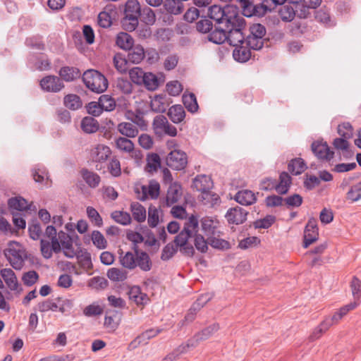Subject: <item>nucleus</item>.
<instances>
[{"mask_svg": "<svg viewBox=\"0 0 361 361\" xmlns=\"http://www.w3.org/2000/svg\"><path fill=\"white\" fill-rule=\"evenodd\" d=\"M214 24L209 17L202 16L197 23V30L202 33L212 32L214 29Z\"/></svg>", "mask_w": 361, "mask_h": 361, "instance_id": "58836bf2", "label": "nucleus"}, {"mask_svg": "<svg viewBox=\"0 0 361 361\" xmlns=\"http://www.w3.org/2000/svg\"><path fill=\"white\" fill-rule=\"evenodd\" d=\"M129 298L134 301L137 305H145L149 300V298L147 294L141 292V289L139 286H133L128 292Z\"/></svg>", "mask_w": 361, "mask_h": 361, "instance_id": "393cba45", "label": "nucleus"}, {"mask_svg": "<svg viewBox=\"0 0 361 361\" xmlns=\"http://www.w3.org/2000/svg\"><path fill=\"white\" fill-rule=\"evenodd\" d=\"M168 123L167 118L163 115H158L154 117L153 121V128L156 133L163 132Z\"/></svg>", "mask_w": 361, "mask_h": 361, "instance_id": "bf43d9fd", "label": "nucleus"}, {"mask_svg": "<svg viewBox=\"0 0 361 361\" xmlns=\"http://www.w3.org/2000/svg\"><path fill=\"white\" fill-rule=\"evenodd\" d=\"M298 5L288 4L283 6L279 11V15L283 21H292L297 13Z\"/></svg>", "mask_w": 361, "mask_h": 361, "instance_id": "7c9ffc66", "label": "nucleus"}, {"mask_svg": "<svg viewBox=\"0 0 361 361\" xmlns=\"http://www.w3.org/2000/svg\"><path fill=\"white\" fill-rule=\"evenodd\" d=\"M116 44L121 49L128 50L134 46V39L127 32H121L116 36Z\"/></svg>", "mask_w": 361, "mask_h": 361, "instance_id": "bb28decb", "label": "nucleus"}, {"mask_svg": "<svg viewBox=\"0 0 361 361\" xmlns=\"http://www.w3.org/2000/svg\"><path fill=\"white\" fill-rule=\"evenodd\" d=\"M118 131L123 135L128 137H135L138 134L137 127L131 123L123 122L118 126Z\"/></svg>", "mask_w": 361, "mask_h": 361, "instance_id": "e433bc0d", "label": "nucleus"}, {"mask_svg": "<svg viewBox=\"0 0 361 361\" xmlns=\"http://www.w3.org/2000/svg\"><path fill=\"white\" fill-rule=\"evenodd\" d=\"M239 15L237 7L213 5L209 8L208 17L214 23V30L208 35L209 41L221 44L225 42L224 28Z\"/></svg>", "mask_w": 361, "mask_h": 361, "instance_id": "f257e3e1", "label": "nucleus"}, {"mask_svg": "<svg viewBox=\"0 0 361 361\" xmlns=\"http://www.w3.org/2000/svg\"><path fill=\"white\" fill-rule=\"evenodd\" d=\"M192 237L191 232L188 231V228H183L180 232L174 238L173 243L175 246L179 248V250L184 256L192 257L195 255L193 246L188 243L190 238Z\"/></svg>", "mask_w": 361, "mask_h": 361, "instance_id": "423d86ee", "label": "nucleus"}, {"mask_svg": "<svg viewBox=\"0 0 361 361\" xmlns=\"http://www.w3.org/2000/svg\"><path fill=\"white\" fill-rule=\"evenodd\" d=\"M209 244L215 249L228 250L230 248V243L224 239L211 237L208 238Z\"/></svg>", "mask_w": 361, "mask_h": 361, "instance_id": "680f3d73", "label": "nucleus"}, {"mask_svg": "<svg viewBox=\"0 0 361 361\" xmlns=\"http://www.w3.org/2000/svg\"><path fill=\"white\" fill-rule=\"evenodd\" d=\"M247 211L240 207L236 206L230 208L227 211L225 217L228 224L239 225L243 224L247 220Z\"/></svg>", "mask_w": 361, "mask_h": 361, "instance_id": "9b49d317", "label": "nucleus"}, {"mask_svg": "<svg viewBox=\"0 0 361 361\" xmlns=\"http://www.w3.org/2000/svg\"><path fill=\"white\" fill-rule=\"evenodd\" d=\"M145 74L146 72L139 67H135L129 71L131 80L137 85L143 84L142 82L145 81Z\"/></svg>", "mask_w": 361, "mask_h": 361, "instance_id": "09e8293b", "label": "nucleus"}, {"mask_svg": "<svg viewBox=\"0 0 361 361\" xmlns=\"http://www.w3.org/2000/svg\"><path fill=\"white\" fill-rule=\"evenodd\" d=\"M128 61L133 63H140L145 56V49L142 46L137 44L128 49Z\"/></svg>", "mask_w": 361, "mask_h": 361, "instance_id": "b1692460", "label": "nucleus"}, {"mask_svg": "<svg viewBox=\"0 0 361 361\" xmlns=\"http://www.w3.org/2000/svg\"><path fill=\"white\" fill-rule=\"evenodd\" d=\"M82 81L85 86L92 92L102 93L108 88V80L99 71L90 69L82 75Z\"/></svg>", "mask_w": 361, "mask_h": 361, "instance_id": "7ed1b4c3", "label": "nucleus"}, {"mask_svg": "<svg viewBox=\"0 0 361 361\" xmlns=\"http://www.w3.org/2000/svg\"><path fill=\"white\" fill-rule=\"evenodd\" d=\"M136 255V264L140 270L149 271L152 269V262L149 255L142 250H140L137 246L133 247Z\"/></svg>", "mask_w": 361, "mask_h": 361, "instance_id": "f8f14e48", "label": "nucleus"}, {"mask_svg": "<svg viewBox=\"0 0 361 361\" xmlns=\"http://www.w3.org/2000/svg\"><path fill=\"white\" fill-rule=\"evenodd\" d=\"M140 17L141 20L147 25H153L156 21V16L154 11L148 6L142 8Z\"/></svg>", "mask_w": 361, "mask_h": 361, "instance_id": "c03bdc74", "label": "nucleus"}, {"mask_svg": "<svg viewBox=\"0 0 361 361\" xmlns=\"http://www.w3.org/2000/svg\"><path fill=\"white\" fill-rule=\"evenodd\" d=\"M80 126L85 133H94L99 130V124L94 118L86 116L81 121Z\"/></svg>", "mask_w": 361, "mask_h": 361, "instance_id": "473e14b6", "label": "nucleus"}, {"mask_svg": "<svg viewBox=\"0 0 361 361\" xmlns=\"http://www.w3.org/2000/svg\"><path fill=\"white\" fill-rule=\"evenodd\" d=\"M108 285V281L104 277L102 276H94L92 278L89 282V286L97 290L104 289Z\"/></svg>", "mask_w": 361, "mask_h": 361, "instance_id": "e2e57ef3", "label": "nucleus"}, {"mask_svg": "<svg viewBox=\"0 0 361 361\" xmlns=\"http://www.w3.org/2000/svg\"><path fill=\"white\" fill-rule=\"evenodd\" d=\"M194 188L203 194L207 195L213 186L210 177L206 175L197 176L193 180Z\"/></svg>", "mask_w": 361, "mask_h": 361, "instance_id": "2eb2a0df", "label": "nucleus"}, {"mask_svg": "<svg viewBox=\"0 0 361 361\" xmlns=\"http://www.w3.org/2000/svg\"><path fill=\"white\" fill-rule=\"evenodd\" d=\"M32 176L36 183H44L50 186L51 180L49 179L48 171L44 166H37L32 170Z\"/></svg>", "mask_w": 361, "mask_h": 361, "instance_id": "412c9836", "label": "nucleus"}, {"mask_svg": "<svg viewBox=\"0 0 361 361\" xmlns=\"http://www.w3.org/2000/svg\"><path fill=\"white\" fill-rule=\"evenodd\" d=\"M219 329V324L214 323L202 330L197 332L192 337L198 344L200 342L207 340Z\"/></svg>", "mask_w": 361, "mask_h": 361, "instance_id": "6ab92c4d", "label": "nucleus"}, {"mask_svg": "<svg viewBox=\"0 0 361 361\" xmlns=\"http://www.w3.org/2000/svg\"><path fill=\"white\" fill-rule=\"evenodd\" d=\"M39 85L44 91L49 92H59L64 87V84L61 79L58 76L52 75H47L42 78Z\"/></svg>", "mask_w": 361, "mask_h": 361, "instance_id": "6e6552de", "label": "nucleus"}, {"mask_svg": "<svg viewBox=\"0 0 361 361\" xmlns=\"http://www.w3.org/2000/svg\"><path fill=\"white\" fill-rule=\"evenodd\" d=\"M347 199L353 202L358 201L361 199V182L353 185L346 194Z\"/></svg>", "mask_w": 361, "mask_h": 361, "instance_id": "13d9d810", "label": "nucleus"}, {"mask_svg": "<svg viewBox=\"0 0 361 361\" xmlns=\"http://www.w3.org/2000/svg\"><path fill=\"white\" fill-rule=\"evenodd\" d=\"M80 173L83 180L89 187L95 188L99 185L101 178L97 173L90 171L87 169H82Z\"/></svg>", "mask_w": 361, "mask_h": 361, "instance_id": "a878e982", "label": "nucleus"}, {"mask_svg": "<svg viewBox=\"0 0 361 361\" xmlns=\"http://www.w3.org/2000/svg\"><path fill=\"white\" fill-rule=\"evenodd\" d=\"M61 80L70 82L80 78L81 73L79 68L74 66H62L59 72Z\"/></svg>", "mask_w": 361, "mask_h": 361, "instance_id": "ddd939ff", "label": "nucleus"}, {"mask_svg": "<svg viewBox=\"0 0 361 361\" xmlns=\"http://www.w3.org/2000/svg\"><path fill=\"white\" fill-rule=\"evenodd\" d=\"M267 29L260 23H254L249 27V34L245 37V44L252 50H260L269 40L266 37Z\"/></svg>", "mask_w": 361, "mask_h": 361, "instance_id": "20e7f679", "label": "nucleus"}, {"mask_svg": "<svg viewBox=\"0 0 361 361\" xmlns=\"http://www.w3.org/2000/svg\"><path fill=\"white\" fill-rule=\"evenodd\" d=\"M276 217L273 215H267L264 218L254 222L256 228H269L275 222Z\"/></svg>", "mask_w": 361, "mask_h": 361, "instance_id": "4d7b16f0", "label": "nucleus"}, {"mask_svg": "<svg viewBox=\"0 0 361 361\" xmlns=\"http://www.w3.org/2000/svg\"><path fill=\"white\" fill-rule=\"evenodd\" d=\"M319 232L317 226V221L314 219H309L305 231H304V240L303 247L307 248L311 244L318 240Z\"/></svg>", "mask_w": 361, "mask_h": 361, "instance_id": "9d476101", "label": "nucleus"}, {"mask_svg": "<svg viewBox=\"0 0 361 361\" xmlns=\"http://www.w3.org/2000/svg\"><path fill=\"white\" fill-rule=\"evenodd\" d=\"M0 273L8 287L12 290H16L18 283L14 271L11 269H3Z\"/></svg>", "mask_w": 361, "mask_h": 361, "instance_id": "5701e85b", "label": "nucleus"}, {"mask_svg": "<svg viewBox=\"0 0 361 361\" xmlns=\"http://www.w3.org/2000/svg\"><path fill=\"white\" fill-rule=\"evenodd\" d=\"M92 240L93 244L100 250L105 249L107 246V242L99 231H94L92 233Z\"/></svg>", "mask_w": 361, "mask_h": 361, "instance_id": "864d4df0", "label": "nucleus"}, {"mask_svg": "<svg viewBox=\"0 0 361 361\" xmlns=\"http://www.w3.org/2000/svg\"><path fill=\"white\" fill-rule=\"evenodd\" d=\"M350 287L354 300H360L361 298V281L356 277H353Z\"/></svg>", "mask_w": 361, "mask_h": 361, "instance_id": "774afa93", "label": "nucleus"}, {"mask_svg": "<svg viewBox=\"0 0 361 361\" xmlns=\"http://www.w3.org/2000/svg\"><path fill=\"white\" fill-rule=\"evenodd\" d=\"M106 276L112 281H123L127 279V271L122 269L113 267L108 270Z\"/></svg>", "mask_w": 361, "mask_h": 361, "instance_id": "a19ab883", "label": "nucleus"}, {"mask_svg": "<svg viewBox=\"0 0 361 361\" xmlns=\"http://www.w3.org/2000/svg\"><path fill=\"white\" fill-rule=\"evenodd\" d=\"M4 254L13 269L20 270L23 268L26 256H23L24 251L20 249L18 243L10 242L8 247L4 250Z\"/></svg>", "mask_w": 361, "mask_h": 361, "instance_id": "39448f33", "label": "nucleus"}, {"mask_svg": "<svg viewBox=\"0 0 361 361\" xmlns=\"http://www.w3.org/2000/svg\"><path fill=\"white\" fill-rule=\"evenodd\" d=\"M164 6L171 14L178 15L183 11V4L181 0H166Z\"/></svg>", "mask_w": 361, "mask_h": 361, "instance_id": "c9c22d12", "label": "nucleus"}, {"mask_svg": "<svg viewBox=\"0 0 361 361\" xmlns=\"http://www.w3.org/2000/svg\"><path fill=\"white\" fill-rule=\"evenodd\" d=\"M141 190L142 195L139 197L141 201L147 200L148 195H149L152 199H157L159 195L160 185L157 180H152L149 181L148 186H141Z\"/></svg>", "mask_w": 361, "mask_h": 361, "instance_id": "4468645a", "label": "nucleus"}, {"mask_svg": "<svg viewBox=\"0 0 361 361\" xmlns=\"http://www.w3.org/2000/svg\"><path fill=\"white\" fill-rule=\"evenodd\" d=\"M111 218L117 223L122 225H128L131 221L129 213L122 211H115L111 214Z\"/></svg>", "mask_w": 361, "mask_h": 361, "instance_id": "3c124183", "label": "nucleus"}, {"mask_svg": "<svg viewBox=\"0 0 361 361\" xmlns=\"http://www.w3.org/2000/svg\"><path fill=\"white\" fill-rule=\"evenodd\" d=\"M183 102L186 109L192 114L196 113L198 111L199 106L197 102V98L195 94H183Z\"/></svg>", "mask_w": 361, "mask_h": 361, "instance_id": "f704fd0d", "label": "nucleus"}, {"mask_svg": "<svg viewBox=\"0 0 361 361\" xmlns=\"http://www.w3.org/2000/svg\"><path fill=\"white\" fill-rule=\"evenodd\" d=\"M63 104L66 107L73 111L80 109L82 105L80 97L75 94H69L65 96Z\"/></svg>", "mask_w": 361, "mask_h": 361, "instance_id": "4c0bfd02", "label": "nucleus"}, {"mask_svg": "<svg viewBox=\"0 0 361 361\" xmlns=\"http://www.w3.org/2000/svg\"><path fill=\"white\" fill-rule=\"evenodd\" d=\"M169 104L167 103L166 98L163 95H156L151 101V109L157 113H164L166 111Z\"/></svg>", "mask_w": 361, "mask_h": 361, "instance_id": "c85d7f7f", "label": "nucleus"}, {"mask_svg": "<svg viewBox=\"0 0 361 361\" xmlns=\"http://www.w3.org/2000/svg\"><path fill=\"white\" fill-rule=\"evenodd\" d=\"M166 164L173 170H183L188 164V156L185 152L175 149L166 156Z\"/></svg>", "mask_w": 361, "mask_h": 361, "instance_id": "0eeeda50", "label": "nucleus"}, {"mask_svg": "<svg viewBox=\"0 0 361 361\" xmlns=\"http://www.w3.org/2000/svg\"><path fill=\"white\" fill-rule=\"evenodd\" d=\"M251 49L246 44L235 46L233 51V59L242 63L247 61L251 57Z\"/></svg>", "mask_w": 361, "mask_h": 361, "instance_id": "aec40b11", "label": "nucleus"}, {"mask_svg": "<svg viewBox=\"0 0 361 361\" xmlns=\"http://www.w3.org/2000/svg\"><path fill=\"white\" fill-rule=\"evenodd\" d=\"M314 18L317 21L323 23L326 25H329L331 23V18L329 13L324 8H321L314 12Z\"/></svg>", "mask_w": 361, "mask_h": 361, "instance_id": "0e129e2a", "label": "nucleus"}, {"mask_svg": "<svg viewBox=\"0 0 361 361\" xmlns=\"http://www.w3.org/2000/svg\"><path fill=\"white\" fill-rule=\"evenodd\" d=\"M139 18L140 17L134 16L124 15V17L121 20V25L123 28L128 32L135 30V29L138 27Z\"/></svg>", "mask_w": 361, "mask_h": 361, "instance_id": "79ce46f5", "label": "nucleus"}, {"mask_svg": "<svg viewBox=\"0 0 361 361\" xmlns=\"http://www.w3.org/2000/svg\"><path fill=\"white\" fill-rule=\"evenodd\" d=\"M245 25V21L240 15L231 21V23L224 28L226 41L231 46L235 47L240 44H245V37L242 30Z\"/></svg>", "mask_w": 361, "mask_h": 361, "instance_id": "f03ea898", "label": "nucleus"}, {"mask_svg": "<svg viewBox=\"0 0 361 361\" xmlns=\"http://www.w3.org/2000/svg\"><path fill=\"white\" fill-rule=\"evenodd\" d=\"M141 10L137 0H128L125 5L124 15L140 17Z\"/></svg>", "mask_w": 361, "mask_h": 361, "instance_id": "ea45409f", "label": "nucleus"}, {"mask_svg": "<svg viewBox=\"0 0 361 361\" xmlns=\"http://www.w3.org/2000/svg\"><path fill=\"white\" fill-rule=\"evenodd\" d=\"M147 167L149 172L157 171L161 166V159L157 153H151L147 157Z\"/></svg>", "mask_w": 361, "mask_h": 361, "instance_id": "a18cd8bd", "label": "nucleus"}, {"mask_svg": "<svg viewBox=\"0 0 361 361\" xmlns=\"http://www.w3.org/2000/svg\"><path fill=\"white\" fill-rule=\"evenodd\" d=\"M307 168L306 164L302 158L293 159L288 164L289 172L294 176L301 174Z\"/></svg>", "mask_w": 361, "mask_h": 361, "instance_id": "cd10ccee", "label": "nucleus"}, {"mask_svg": "<svg viewBox=\"0 0 361 361\" xmlns=\"http://www.w3.org/2000/svg\"><path fill=\"white\" fill-rule=\"evenodd\" d=\"M111 154L110 148L107 146L101 145H98L92 151L93 159L95 161L102 162L106 161Z\"/></svg>", "mask_w": 361, "mask_h": 361, "instance_id": "2f4dec72", "label": "nucleus"}, {"mask_svg": "<svg viewBox=\"0 0 361 361\" xmlns=\"http://www.w3.org/2000/svg\"><path fill=\"white\" fill-rule=\"evenodd\" d=\"M182 196V187L180 184L175 182L171 183L168 189L166 195V205L168 207L176 203Z\"/></svg>", "mask_w": 361, "mask_h": 361, "instance_id": "dca6fc26", "label": "nucleus"}, {"mask_svg": "<svg viewBox=\"0 0 361 361\" xmlns=\"http://www.w3.org/2000/svg\"><path fill=\"white\" fill-rule=\"evenodd\" d=\"M99 102L103 111H113L116 107V101L110 95L102 94L99 98Z\"/></svg>", "mask_w": 361, "mask_h": 361, "instance_id": "49530a36", "label": "nucleus"}, {"mask_svg": "<svg viewBox=\"0 0 361 361\" xmlns=\"http://www.w3.org/2000/svg\"><path fill=\"white\" fill-rule=\"evenodd\" d=\"M146 88L149 90H155L159 85L157 76L152 73H146L145 81L142 82Z\"/></svg>", "mask_w": 361, "mask_h": 361, "instance_id": "8fccbe9b", "label": "nucleus"}, {"mask_svg": "<svg viewBox=\"0 0 361 361\" xmlns=\"http://www.w3.org/2000/svg\"><path fill=\"white\" fill-rule=\"evenodd\" d=\"M311 149L314 154L321 160L330 161L334 155V152L330 149L327 143L323 141H314L311 145Z\"/></svg>", "mask_w": 361, "mask_h": 361, "instance_id": "1a4fd4ad", "label": "nucleus"}, {"mask_svg": "<svg viewBox=\"0 0 361 361\" xmlns=\"http://www.w3.org/2000/svg\"><path fill=\"white\" fill-rule=\"evenodd\" d=\"M28 231L30 237L32 240H38L42 235V228L39 223L37 221H32V222L28 226Z\"/></svg>", "mask_w": 361, "mask_h": 361, "instance_id": "052dcab7", "label": "nucleus"}, {"mask_svg": "<svg viewBox=\"0 0 361 361\" xmlns=\"http://www.w3.org/2000/svg\"><path fill=\"white\" fill-rule=\"evenodd\" d=\"M8 205L9 209L17 211H27L30 209L27 200L20 196L10 198Z\"/></svg>", "mask_w": 361, "mask_h": 361, "instance_id": "c756f323", "label": "nucleus"}, {"mask_svg": "<svg viewBox=\"0 0 361 361\" xmlns=\"http://www.w3.org/2000/svg\"><path fill=\"white\" fill-rule=\"evenodd\" d=\"M87 215L92 223L95 226L101 227L103 224L102 218L99 212L92 207H87Z\"/></svg>", "mask_w": 361, "mask_h": 361, "instance_id": "6e6d98bb", "label": "nucleus"}, {"mask_svg": "<svg viewBox=\"0 0 361 361\" xmlns=\"http://www.w3.org/2000/svg\"><path fill=\"white\" fill-rule=\"evenodd\" d=\"M116 145L118 149L126 152H130L134 149L133 142L126 137H120L117 138Z\"/></svg>", "mask_w": 361, "mask_h": 361, "instance_id": "603ef678", "label": "nucleus"}, {"mask_svg": "<svg viewBox=\"0 0 361 361\" xmlns=\"http://www.w3.org/2000/svg\"><path fill=\"white\" fill-rule=\"evenodd\" d=\"M167 114L170 120L174 123L182 122L185 117V111L180 104L171 106Z\"/></svg>", "mask_w": 361, "mask_h": 361, "instance_id": "4be33fe9", "label": "nucleus"}, {"mask_svg": "<svg viewBox=\"0 0 361 361\" xmlns=\"http://www.w3.org/2000/svg\"><path fill=\"white\" fill-rule=\"evenodd\" d=\"M178 247L173 245V243H168L162 250L161 259L163 261L170 259L177 252Z\"/></svg>", "mask_w": 361, "mask_h": 361, "instance_id": "338daca9", "label": "nucleus"}, {"mask_svg": "<svg viewBox=\"0 0 361 361\" xmlns=\"http://www.w3.org/2000/svg\"><path fill=\"white\" fill-rule=\"evenodd\" d=\"M235 200L242 205H251L256 202L257 197L255 193L250 190L238 191L234 197Z\"/></svg>", "mask_w": 361, "mask_h": 361, "instance_id": "f3484780", "label": "nucleus"}, {"mask_svg": "<svg viewBox=\"0 0 361 361\" xmlns=\"http://www.w3.org/2000/svg\"><path fill=\"white\" fill-rule=\"evenodd\" d=\"M292 183V178L286 171H283L279 175V181H276V192L279 195H286L288 193Z\"/></svg>", "mask_w": 361, "mask_h": 361, "instance_id": "a211bd4d", "label": "nucleus"}, {"mask_svg": "<svg viewBox=\"0 0 361 361\" xmlns=\"http://www.w3.org/2000/svg\"><path fill=\"white\" fill-rule=\"evenodd\" d=\"M119 258L120 263L124 268L133 270L137 267L135 253L127 252L123 255V252H121Z\"/></svg>", "mask_w": 361, "mask_h": 361, "instance_id": "72a5a7b5", "label": "nucleus"}, {"mask_svg": "<svg viewBox=\"0 0 361 361\" xmlns=\"http://www.w3.org/2000/svg\"><path fill=\"white\" fill-rule=\"evenodd\" d=\"M133 216L137 222H143L146 219L145 208L138 202H133L130 205Z\"/></svg>", "mask_w": 361, "mask_h": 361, "instance_id": "37998d69", "label": "nucleus"}, {"mask_svg": "<svg viewBox=\"0 0 361 361\" xmlns=\"http://www.w3.org/2000/svg\"><path fill=\"white\" fill-rule=\"evenodd\" d=\"M338 133L341 137L350 139L353 136V128L350 123H343L338 126Z\"/></svg>", "mask_w": 361, "mask_h": 361, "instance_id": "69168bd1", "label": "nucleus"}, {"mask_svg": "<svg viewBox=\"0 0 361 361\" xmlns=\"http://www.w3.org/2000/svg\"><path fill=\"white\" fill-rule=\"evenodd\" d=\"M192 237L194 238V245L195 248L202 253H205L208 250L207 241L200 233H195Z\"/></svg>", "mask_w": 361, "mask_h": 361, "instance_id": "5fc2aeb1", "label": "nucleus"}, {"mask_svg": "<svg viewBox=\"0 0 361 361\" xmlns=\"http://www.w3.org/2000/svg\"><path fill=\"white\" fill-rule=\"evenodd\" d=\"M115 88L125 94H130L132 92L133 85L127 78H118L116 81Z\"/></svg>", "mask_w": 361, "mask_h": 361, "instance_id": "de8ad7c7", "label": "nucleus"}]
</instances>
